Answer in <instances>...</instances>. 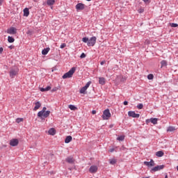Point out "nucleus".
<instances>
[{"instance_id":"1","label":"nucleus","mask_w":178,"mask_h":178,"mask_svg":"<svg viewBox=\"0 0 178 178\" xmlns=\"http://www.w3.org/2000/svg\"><path fill=\"white\" fill-rule=\"evenodd\" d=\"M83 42L87 43L88 47H94L97 42V37L93 36L88 39V38H82Z\"/></svg>"},{"instance_id":"2","label":"nucleus","mask_w":178,"mask_h":178,"mask_svg":"<svg viewBox=\"0 0 178 178\" xmlns=\"http://www.w3.org/2000/svg\"><path fill=\"white\" fill-rule=\"evenodd\" d=\"M17 74H19V67H13L10 70V77L15 79V76H17Z\"/></svg>"},{"instance_id":"3","label":"nucleus","mask_w":178,"mask_h":178,"mask_svg":"<svg viewBox=\"0 0 178 178\" xmlns=\"http://www.w3.org/2000/svg\"><path fill=\"white\" fill-rule=\"evenodd\" d=\"M74 72H76V67H72L63 76V79H70L74 74Z\"/></svg>"},{"instance_id":"4","label":"nucleus","mask_w":178,"mask_h":178,"mask_svg":"<svg viewBox=\"0 0 178 178\" xmlns=\"http://www.w3.org/2000/svg\"><path fill=\"white\" fill-rule=\"evenodd\" d=\"M111 111H109V109H106L103 112L102 119H103V120H108L109 119V118H111Z\"/></svg>"},{"instance_id":"5","label":"nucleus","mask_w":178,"mask_h":178,"mask_svg":"<svg viewBox=\"0 0 178 178\" xmlns=\"http://www.w3.org/2000/svg\"><path fill=\"white\" fill-rule=\"evenodd\" d=\"M91 85V81H88L85 86H83V88H81V89L80 90V93L81 94H84L86 92V91H87V88H88V87H90V86Z\"/></svg>"},{"instance_id":"6","label":"nucleus","mask_w":178,"mask_h":178,"mask_svg":"<svg viewBox=\"0 0 178 178\" xmlns=\"http://www.w3.org/2000/svg\"><path fill=\"white\" fill-rule=\"evenodd\" d=\"M10 145H11V147H17V145H19V139H11L10 140Z\"/></svg>"},{"instance_id":"7","label":"nucleus","mask_w":178,"mask_h":178,"mask_svg":"<svg viewBox=\"0 0 178 178\" xmlns=\"http://www.w3.org/2000/svg\"><path fill=\"white\" fill-rule=\"evenodd\" d=\"M144 165H145V166H147V168H151L152 166H155V161H154V160L151 159L149 162L148 161H144Z\"/></svg>"},{"instance_id":"8","label":"nucleus","mask_w":178,"mask_h":178,"mask_svg":"<svg viewBox=\"0 0 178 178\" xmlns=\"http://www.w3.org/2000/svg\"><path fill=\"white\" fill-rule=\"evenodd\" d=\"M164 168H165V165H157L152 168L151 172H158L159 170H162V169H163Z\"/></svg>"},{"instance_id":"9","label":"nucleus","mask_w":178,"mask_h":178,"mask_svg":"<svg viewBox=\"0 0 178 178\" xmlns=\"http://www.w3.org/2000/svg\"><path fill=\"white\" fill-rule=\"evenodd\" d=\"M90 173H97L98 172V166L97 165H92L89 168Z\"/></svg>"},{"instance_id":"10","label":"nucleus","mask_w":178,"mask_h":178,"mask_svg":"<svg viewBox=\"0 0 178 178\" xmlns=\"http://www.w3.org/2000/svg\"><path fill=\"white\" fill-rule=\"evenodd\" d=\"M128 115L130 118H140V114L136 113L135 111H129L128 112Z\"/></svg>"},{"instance_id":"11","label":"nucleus","mask_w":178,"mask_h":178,"mask_svg":"<svg viewBox=\"0 0 178 178\" xmlns=\"http://www.w3.org/2000/svg\"><path fill=\"white\" fill-rule=\"evenodd\" d=\"M7 33L8 34H16L17 33V29L15 27H11L8 29Z\"/></svg>"},{"instance_id":"12","label":"nucleus","mask_w":178,"mask_h":178,"mask_svg":"<svg viewBox=\"0 0 178 178\" xmlns=\"http://www.w3.org/2000/svg\"><path fill=\"white\" fill-rule=\"evenodd\" d=\"M86 8V5L79 3L76 6V10H83V9Z\"/></svg>"},{"instance_id":"13","label":"nucleus","mask_w":178,"mask_h":178,"mask_svg":"<svg viewBox=\"0 0 178 178\" xmlns=\"http://www.w3.org/2000/svg\"><path fill=\"white\" fill-rule=\"evenodd\" d=\"M65 161L67 162V163L73 164L74 163V158L73 156H70L65 159Z\"/></svg>"},{"instance_id":"14","label":"nucleus","mask_w":178,"mask_h":178,"mask_svg":"<svg viewBox=\"0 0 178 178\" xmlns=\"http://www.w3.org/2000/svg\"><path fill=\"white\" fill-rule=\"evenodd\" d=\"M46 111H47V107H43L42 111L38 113V118H42V114L44 113V112H46Z\"/></svg>"},{"instance_id":"15","label":"nucleus","mask_w":178,"mask_h":178,"mask_svg":"<svg viewBox=\"0 0 178 178\" xmlns=\"http://www.w3.org/2000/svg\"><path fill=\"white\" fill-rule=\"evenodd\" d=\"M40 108H41V103L40 102H36L35 103L33 111H38V109H40Z\"/></svg>"},{"instance_id":"16","label":"nucleus","mask_w":178,"mask_h":178,"mask_svg":"<svg viewBox=\"0 0 178 178\" xmlns=\"http://www.w3.org/2000/svg\"><path fill=\"white\" fill-rule=\"evenodd\" d=\"M72 140H73V138L71 136H67L65 139V144H69Z\"/></svg>"},{"instance_id":"17","label":"nucleus","mask_w":178,"mask_h":178,"mask_svg":"<svg viewBox=\"0 0 178 178\" xmlns=\"http://www.w3.org/2000/svg\"><path fill=\"white\" fill-rule=\"evenodd\" d=\"M50 49H50L49 47H47V48L44 49L42 51V55H47L48 53L49 52Z\"/></svg>"},{"instance_id":"18","label":"nucleus","mask_w":178,"mask_h":178,"mask_svg":"<svg viewBox=\"0 0 178 178\" xmlns=\"http://www.w3.org/2000/svg\"><path fill=\"white\" fill-rule=\"evenodd\" d=\"M49 134L50 136H55V134H56V131L55 130V129L51 128L49 130Z\"/></svg>"},{"instance_id":"19","label":"nucleus","mask_w":178,"mask_h":178,"mask_svg":"<svg viewBox=\"0 0 178 178\" xmlns=\"http://www.w3.org/2000/svg\"><path fill=\"white\" fill-rule=\"evenodd\" d=\"M99 83L101 84L102 86L105 85V78L99 77Z\"/></svg>"},{"instance_id":"20","label":"nucleus","mask_w":178,"mask_h":178,"mask_svg":"<svg viewBox=\"0 0 178 178\" xmlns=\"http://www.w3.org/2000/svg\"><path fill=\"white\" fill-rule=\"evenodd\" d=\"M50 114H51V111H47L42 113V116H43V118H48V116H49Z\"/></svg>"},{"instance_id":"21","label":"nucleus","mask_w":178,"mask_h":178,"mask_svg":"<svg viewBox=\"0 0 178 178\" xmlns=\"http://www.w3.org/2000/svg\"><path fill=\"white\" fill-rule=\"evenodd\" d=\"M161 67H165L168 66V61H166V60H163L161 62Z\"/></svg>"},{"instance_id":"22","label":"nucleus","mask_w":178,"mask_h":178,"mask_svg":"<svg viewBox=\"0 0 178 178\" xmlns=\"http://www.w3.org/2000/svg\"><path fill=\"white\" fill-rule=\"evenodd\" d=\"M55 3V0H47V4L49 6H52V5H54Z\"/></svg>"},{"instance_id":"23","label":"nucleus","mask_w":178,"mask_h":178,"mask_svg":"<svg viewBox=\"0 0 178 178\" xmlns=\"http://www.w3.org/2000/svg\"><path fill=\"white\" fill-rule=\"evenodd\" d=\"M30 15V11L29 10V8H25L24 10V16H26V17Z\"/></svg>"},{"instance_id":"24","label":"nucleus","mask_w":178,"mask_h":178,"mask_svg":"<svg viewBox=\"0 0 178 178\" xmlns=\"http://www.w3.org/2000/svg\"><path fill=\"white\" fill-rule=\"evenodd\" d=\"M49 90H51V86H47L46 88H40V91H42V92H44V91H49Z\"/></svg>"},{"instance_id":"25","label":"nucleus","mask_w":178,"mask_h":178,"mask_svg":"<svg viewBox=\"0 0 178 178\" xmlns=\"http://www.w3.org/2000/svg\"><path fill=\"white\" fill-rule=\"evenodd\" d=\"M156 155L159 157L161 158V156H163L164 153L162 151H159L157 152H156Z\"/></svg>"},{"instance_id":"26","label":"nucleus","mask_w":178,"mask_h":178,"mask_svg":"<svg viewBox=\"0 0 178 178\" xmlns=\"http://www.w3.org/2000/svg\"><path fill=\"white\" fill-rule=\"evenodd\" d=\"M150 122L153 124H157V123H158V118H152V119H150Z\"/></svg>"},{"instance_id":"27","label":"nucleus","mask_w":178,"mask_h":178,"mask_svg":"<svg viewBox=\"0 0 178 178\" xmlns=\"http://www.w3.org/2000/svg\"><path fill=\"white\" fill-rule=\"evenodd\" d=\"M8 42H15V38H13L11 36H8Z\"/></svg>"},{"instance_id":"28","label":"nucleus","mask_w":178,"mask_h":178,"mask_svg":"<svg viewBox=\"0 0 178 178\" xmlns=\"http://www.w3.org/2000/svg\"><path fill=\"white\" fill-rule=\"evenodd\" d=\"M175 130H176L175 127H169L167 129V131H175Z\"/></svg>"},{"instance_id":"29","label":"nucleus","mask_w":178,"mask_h":178,"mask_svg":"<svg viewBox=\"0 0 178 178\" xmlns=\"http://www.w3.org/2000/svg\"><path fill=\"white\" fill-rule=\"evenodd\" d=\"M69 108H70V109L71 111H76V109H77V107H76L75 106L72 105V104H70V105L69 106Z\"/></svg>"},{"instance_id":"30","label":"nucleus","mask_w":178,"mask_h":178,"mask_svg":"<svg viewBox=\"0 0 178 178\" xmlns=\"http://www.w3.org/2000/svg\"><path fill=\"white\" fill-rule=\"evenodd\" d=\"M116 162H118V161L115 159H112L110 160L111 165H115L116 163Z\"/></svg>"},{"instance_id":"31","label":"nucleus","mask_w":178,"mask_h":178,"mask_svg":"<svg viewBox=\"0 0 178 178\" xmlns=\"http://www.w3.org/2000/svg\"><path fill=\"white\" fill-rule=\"evenodd\" d=\"M118 141H123L124 140V136H121L117 138Z\"/></svg>"},{"instance_id":"32","label":"nucleus","mask_w":178,"mask_h":178,"mask_svg":"<svg viewBox=\"0 0 178 178\" xmlns=\"http://www.w3.org/2000/svg\"><path fill=\"white\" fill-rule=\"evenodd\" d=\"M147 79H148V80L154 79V74H149V75H147Z\"/></svg>"},{"instance_id":"33","label":"nucleus","mask_w":178,"mask_h":178,"mask_svg":"<svg viewBox=\"0 0 178 178\" xmlns=\"http://www.w3.org/2000/svg\"><path fill=\"white\" fill-rule=\"evenodd\" d=\"M24 119L23 118H17L16 119V122L17 123H20V122H23Z\"/></svg>"},{"instance_id":"34","label":"nucleus","mask_w":178,"mask_h":178,"mask_svg":"<svg viewBox=\"0 0 178 178\" xmlns=\"http://www.w3.org/2000/svg\"><path fill=\"white\" fill-rule=\"evenodd\" d=\"M65 47H66V43H63L60 46V48H61V49H63V48H65Z\"/></svg>"},{"instance_id":"35","label":"nucleus","mask_w":178,"mask_h":178,"mask_svg":"<svg viewBox=\"0 0 178 178\" xmlns=\"http://www.w3.org/2000/svg\"><path fill=\"white\" fill-rule=\"evenodd\" d=\"M84 58H86V54L82 53L80 56V58L81 59H84Z\"/></svg>"},{"instance_id":"36","label":"nucleus","mask_w":178,"mask_h":178,"mask_svg":"<svg viewBox=\"0 0 178 178\" xmlns=\"http://www.w3.org/2000/svg\"><path fill=\"white\" fill-rule=\"evenodd\" d=\"M144 105H143V104H140L137 106L138 109H141L142 108H143Z\"/></svg>"},{"instance_id":"37","label":"nucleus","mask_w":178,"mask_h":178,"mask_svg":"<svg viewBox=\"0 0 178 178\" xmlns=\"http://www.w3.org/2000/svg\"><path fill=\"white\" fill-rule=\"evenodd\" d=\"M138 13H144V8H140L138 10Z\"/></svg>"},{"instance_id":"38","label":"nucleus","mask_w":178,"mask_h":178,"mask_svg":"<svg viewBox=\"0 0 178 178\" xmlns=\"http://www.w3.org/2000/svg\"><path fill=\"white\" fill-rule=\"evenodd\" d=\"M171 27H178V24L172 23V24H171Z\"/></svg>"},{"instance_id":"39","label":"nucleus","mask_w":178,"mask_h":178,"mask_svg":"<svg viewBox=\"0 0 178 178\" xmlns=\"http://www.w3.org/2000/svg\"><path fill=\"white\" fill-rule=\"evenodd\" d=\"M143 2H145V3H149V2H151L150 0H143Z\"/></svg>"},{"instance_id":"40","label":"nucleus","mask_w":178,"mask_h":178,"mask_svg":"<svg viewBox=\"0 0 178 178\" xmlns=\"http://www.w3.org/2000/svg\"><path fill=\"white\" fill-rule=\"evenodd\" d=\"M3 52V48L0 47V54H2Z\"/></svg>"},{"instance_id":"41","label":"nucleus","mask_w":178,"mask_h":178,"mask_svg":"<svg viewBox=\"0 0 178 178\" xmlns=\"http://www.w3.org/2000/svg\"><path fill=\"white\" fill-rule=\"evenodd\" d=\"M104 63H106V60H103L100 63V65H104Z\"/></svg>"},{"instance_id":"42","label":"nucleus","mask_w":178,"mask_h":178,"mask_svg":"<svg viewBox=\"0 0 178 178\" xmlns=\"http://www.w3.org/2000/svg\"><path fill=\"white\" fill-rule=\"evenodd\" d=\"M115 151L114 148H111L109 149V152H113Z\"/></svg>"},{"instance_id":"43","label":"nucleus","mask_w":178,"mask_h":178,"mask_svg":"<svg viewBox=\"0 0 178 178\" xmlns=\"http://www.w3.org/2000/svg\"><path fill=\"white\" fill-rule=\"evenodd\" d=\"M145 44H150L151 42H150L149 40H145Z\"/></svg>"},{"instance_id":"44","label":"nucleus","mask_w":178,"mask_h":178,"mask_svg":"<svg viewBox=\"0 0 178 178\" xmlns=\"http://www.w3.org/2000/svg\"><path fill=\"white\" fill-rule=\"evenodd\" d=\"M56 90H58V88H53V89H52V90H51V91H52V92H54L56 91Z\"/></svg>"},{"instance_id":"45","label":"nucleus","mask_w":178,"mask_h":178,"mask_svg":"<svg viewBox=\"0 0 178 178\" xmlns=\"http://www.w3.org/2000/svg\"><path fill=\"white\" fill-rule=\"evenodd\" d=\"M128 104H129V102L127 101L124 102V105H128Z\"/></svg>"},{"instance_id":"46","label":"nucleus","mask_w":178,"mask_h":178,"mask_svg":"<svg viewBox=\"0 0 178 178\" xmlns=\"http://www.w3.org/2000/svg\"><path fill=\"white\" fill-rule=\"evenodd\" d=\"M92 115H95V113H97V111H96L95 110H93V111H92Z\"/></svg>"},{"instance_id":"47","label":"nucleus","mask_w":178,"mask_h":178,"mask_svg":"<svg viewBox=\"0 0 178 178\" xmlns=\"http://www.w3.org/2000/svg\"><path fill=\"white\" fill-rule=\"evenodd\" d=\"M2 3H3V0H0V6L2 5Z\"/></svg>"},{"instance_id":"48","label":"nucleus","mask_w":178,"mask_h":178,"mask_svg":"<svg viewBox=\"0 0 178 178\" xmlns=\"http://www.w3.org/2000/svg\"><path fill=\"white\" fill-rule=\"evenodd\" d=\"M177 172H178V166L177 167Z\"/></svg>"},{"instance_id":"49","label":"nucleus","mask_w":178,"mask_h":178,"mask_svg":"<svg viewBox=\"0 0 178 178\" xmlns=\"http://www.w3.org/2000/svg\"><path fill=\"white\" fill-rule=\"evenodd\" d=\"M86 1H88V2H90V1H91V0H86Z\"/></svg>"},{"instance_id":"50","label":"nucleus","mask_w":178,"mask_h":178,"mask_svg":"<svg viewBox=\"0 0 178 178\" xmlns=\"http://www.w3.org/2000/svg\"><path fill=\"white\" fill-rule=\"evenodd\" d=\"M2 171L0 170V173H1Z\"/></svg>"}]
</instances>
